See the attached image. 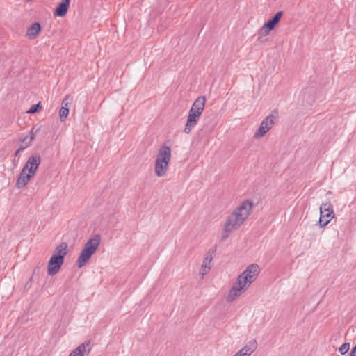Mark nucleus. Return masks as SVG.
Returning a JSON list of instances; mask_svg holds the SVG:
<instances>
[{"instance_id":"nucleus-1","label":"nucleus","mask_w":356,"mask_h":356,"mask_svg":"<svg viewBox=\"0 0 356 356\" xmlns=\"http://www.w3.org/2000/svg\"><path fill=\"white\" fill-rule=\"evenodd\" d=\"M253 207L250 200L243 201L239 207L228 216L225 224L224 232L222 240H225L230 232L237 229L249 216Z\"/></svg>"},{"instance_id":"nucleus-2","label":"nucleus","mask_w":356,"mask_h":356,"mask_svg":"<svg viewBox=\"0 0 356 356\" xmlns=\"http://www.w3.org/2000/svg\"><path fill=\"white\" fill-rule=\"evenodd\" d=\"M40 163L41 156L38 153H34L29 158L17 177L15 184L17 188L24 187L29 183L30 179L35 175Z\"/></svg>"},{"instance_id":"nucleus-3","label":"nucleus","mask_w":356,"mask_h":356,"mask_svg":"<svg viewBox=\"0 0 356 356\" xmlns=\"http://www.w3.org/2000/svg\"><path fill=\"white\" fill-rule=\"evenodd\" d=\"M101 241L100 235L95 234L92 238H90L84 245L78 259L76 265L78 268H81L86 266L91 257L95 253L97 248L99 245Z\"/></svg>"},{"instance_id":"nucleus-4","label":"nucleus","mask_w":356,"mask_h":356,"mask_svg":"<svg viewBox=\"0 0 356 356\" xmlns=\"http://www.w3.org/2000/svg\"><path fill=\"white\" fill-rule=\"evenodd\" d=\"M171 158V149L163 144L159 149L155 163V173L158 177H162L166 173L167 167Z\"/></svg>"},{"instance_id":"nucleus-5","label":"nucleus","mask_w":356,"mask_h":356,"mask_svg":"<svg viewBox=\"0 0 356 356\" xmlns=\"http://www.w3.org/2000/svg\"><path fill=\"white\" fill-rule=\"evenodd\" d=\"M283 16L282 11L277 12L271 19L264 23L263 26L259 30L258 40L260 42H264L267 40L266 36L270 31H273L280 22Z\"/></svg>"},{"instance_id":"nucleus-6","label":"nucleus","mask_w":356,"mask_h":356,"mask_svg":"<svg viewBox=\"0 0 356 356\" xmlns=\"http://www.w3.org/2000/svg\"><path fill=\"white\" fill-rule=\"evenodd\" d=\"M259 271V266L257 264H252L248 266L246 269L238 276L236 284H241L244 283L250 286L256 280Z\"/></svg>"},{"instance_id":"nucleus-7","label":"nucleus","mask_w":356,"mask_h":356,"mask_svg":"<svg viewBox=\"0 0 356 356\" xmlns=\"http://www.w3.org/2000/svg\"><path fill=\"white\" fill-rule=\"evenodd\" d=\"M334 213L333 206L330 202L323 203L320 207L319 225L325 227L334 218Z\"/></svg>"},{"instance_id":"nucleus-8","label":"nucleus","mask_w":356,"mask_h":356,"mask_svg":"<svg viewBox=\"0 0 356 356\" xmlns=\"http://www.w3.org/2000/svg\"><path fill=\"white\" fill-rule=\"evenodd\" d=\"M64 260L56 255H51L47 266V273L49 275H56L60 269Z\"/></svg>"},{"instance_id":"nucleus-9","label":"nucleus","mask_w":356,"mask_h":356,"mask_svg":"<svg viewBox=\"0 0 356 356\" xmlns=\"http://www.w3.org/2000/svg\"><path fill=\"white\" fill-rule=\"evenodd\" d=\"M237 285L238 286H233L229 289V293L226 298L228 302H233L237 297L240 296L243 293H244L249 287L247 284L244 283Z\"/></svg>"},{"instance_id":"nucleus-10","label":"nucleus","mask_w":356,"mask_h":356,"mask_svg":"<svg viewBox=\"0 0 356 356\" xmlns=\"http://www.w3.org/2000/svg\"><path fill=\"white\" fill-rule=\"evenodd\" d=\"M201 115L202 114L199 113V112L196 113L189 111L187 122L184 128V132L186 134H188L191 131L192 129L197 124Z\"/></svg>"},{"instance_id":"nucleus-11","label":"nucleus","mask_w":356,"mask_h":356,"mask_svg":"<svg viewBox=\"0 0 356 356\" xmlns=\"http://www.w3.org/2000/svg\"><path fill=\"white\" fill-rule=\"evenodd\" d=\"M257 341H250L244 347L238 351L234 356H250L257 349Z\"/></svg>"},{"instance_id":"nucleus-12","label":"nucleus","mask_w":356,"mask_h":356,"mask_svg":"<svg viewBox=\"0 0 356 356\" xmlns=\"http://www.w3.org/2000/svg\"><path fill=\"white\" fill-rule=\"evenodd\" d=\"M70 0H63L55 8L54 15L56 17H64L68 10Z\"/></svg>"},{"instance_id":"nucleus-13","label":"nucleus","mask_w":356,"mask_h":356,"mask_svg":"<svg viewBox=\"0 0 356 356\" xmlns=\"http://www.w3.org/2000/svg\"><path fill=\"white\" fill-rule=\"evenodd\" d=\"M87 347L88 348V354L90 352L92 348L90 341H86L82 344L79 345L70 354L69 356H84V353L86 352Z\"/></svg>"},{"instance_id":"nucleus-14","label":"nucleus","mask_w":356,"mask_h":356,"mask_svg":"<svg viewBox=\"0 0 356 356\" xmlns=\"http://www.w3.org/2000/svg\"><path fill=\"white\" fill-rule=\"evenodd\" d=\"M206 102V98L204 96L198 97L193 102L190 111L194 112H199V113H202Z\"/></svg>"},{"instance_id":"nucleus-15","label":"nucleus","mask_w":356,"mask_h":356,"mask_svg":"<svg viewBox=\"0 0 356 356\" xmlns=\"http://www.w3.org/2000/svg\"><path fill=\"white\" fill-rule=\"evenodd\" d=\"M277 118L278 112L276 110H274L270 115L262 120L261 124H262L265 127H268V131H269L275 124Z\"/></svg>"},{"instance_id":"nucleus-16","label":"nucleus","mask_w":356,"mask_h":356,"mask_svg":"<svg viewBox=\"0 0 356 356\" xmlns=\"http://www.w3.org/2000/svg\"><path fill=\"white\" fill-rule=\"evenodd\" d=\"M41 25L39 22H34L26 31V36L29 39H34L40 32Z\"/></svg>"},{"instance_id":"nucleus-17","label":"nucleus","mask_w":356,"mask_h":356,"mask_svg":"<svg viewBox=\"0 0 356 356\" xmlns=\"http://www.w3.org/2000/svg\"><path fill=\"white\" fill-rule=\"evenodd\" d=\"M67 243L65 242H62L56 247L52 255H56V257H58L64 260V258L67 252Z\"/></svg>"},{"instance_id":"nucleus-18","label":"nucleus","mask_w":356,"mask_h":356,"mask_svg":"<svg viewBox=\"0 0 356 356\" xmlns=\"http://www.w3.org/2000/svg\"><path fill=\"white\" fill-rule=\"evenodd\" d=\"M268 127H265L262 124H260L258 130L254 134V138H259L263 137L268 132Z\"/></svg>"},{"instance_id":"nucleus-19","label":"nucleus","mask_w":356,"mask_h":356,"mask_svg":"<svg viewBox=\"0 0 356 356\" xmlns=\"http://www.w3.org/2000/svg\"><path fill=\"white\" fill-rule=\"evenodd\" d=\"M69 114L68 107L62 106L59 111V117L61 122H64Z\"/></svg>"},{"instance_id":"nucleus-20","label":"nucleus","mask_w":356,"mask_h":356,"mask_svg":"<svg viewBox=\"0 0 356 356\" xmlns=\"http://www.w3.org/2000/svg\"><path fill=\"white\" fill-rule=\"evenodd\" d=\"M42 108V104L40 102L38 103L33 104L31 106L29 110L27 111V113L34 114L40 111Z\"/></svg>"},{"instance_id":"nucleus-21","label":"nucleus","mask_w":356,"mask_h":356,"mask_svg":"<svg viewBox=\"0 0 356 356\" xmlns=\"http://www.w3.org/2000/svg\"><path fill=\"white\" fill-rule=\"evenodd\" d=\"M40 131V128L38 127L35 128V127H33L29 131L30 136L29 137V143L31 145V142L35 140V136H37L38 133H39Z\"/></svg>"},{"instance_id":"nucleus-22","label":"nucleus","mask_w":356,"mask_h":356,"mask_svg":"<svg viewBox=\"0 0 356 356\" xmlns=\"http://www.w3.org/2000/svg\"><path fill=\"white\" fill-rule=\"evenodd\" d=\"M349 348V343H344L339 347V350L341 353V354L344 355L348 351Z\"/></svg>"},{"instance_id":"nucleus-23","label":"nucleus","mask_w":356,"mask_h":356,"mask_svg":"<svg viewBox=\"0 0 356 356\" xmlns=\"http://www.w3.org/2000/svg\"><path fill=\"white\" fill-rule=\"evenodd\" d=\"M216 250H217V246L215 245L213 248H212L211 249H210L208 251V252L207 253V255L204 258L211 259V261L212 259H213V255L215 254V253L216 252Z\"/></svg>"},{"instance_id":"nucleus-24","label":"nucleus","mask_w":356,"mask_h":356,"mask_svg":"<svg viewBox=\"0 0 356 356\" xmlns=\"http://www.w3.org/2000/svg\"><path fill=\"white\" fill-rule=\"evenodd\" d=\"M211 259L204 258L202 266L204 267H211Z\"/></svg>"},{"instance_id":"nucleus-25","label":"nucleus","mask_w":356,"mask_h":356,"mask_svg":"<svg viewBox=\"0 0 356 356\" xmlns=\"http://www.w3.org/2000/svg\"><path fill=\"white\" fill-rule=\"evenodd\" d=\"M210 268H211V267H204L203 266H202L201 270H200L201 274L204 276L209 272Z\"/></svg>"},{"instance_id":"nucleus-26","label":"nucleus","mask_w":356,"mask_h":356,"mask_svg":"<svg viewBox=\"0 0 356 356\" xmlns=\"http://www.w3.org/2000/svg\"><path fill=\"white\" fill-rule=\"evenodd\" d=\"M70 102H68V97H66L63 101H62V106L67 107Z\"/></svg>"},{"instance_id":"nucleus-27","label":"nucleus","mask_w":356,"mask_h":356,"mask_svg":"<svg viewBox=\"0 0 356 356\" xmlns=\"http://www.w3.org/2000/svg\"><path fill=\"white\" fill-rule=\"evenodd\" d=\"M348 356H356V345L351 349Z\"/></svg>"},{"instance_id":"nucleus-28","label":"nucleus","mask_w":356,"mask_h":356,"mask_svg":"<svg viewBox=\"0 0 356 356\" xmlns=\"http://www.w3.org/2000/svg\"><path fill=\"white\" fill-rule=\"evenodd\" d=\"M30 145H31L29 143H27L25 146L20 145V147L17 149V150H18V152H22V151L24 150L26 147L30 146Z\"/></svg>"},{"instance_id":"nucleus-29","label":"nucleus","mask_w":356,"mask_h":356,"mask_svg":"<svg viewBox=\"0 0 356 356\" xmlns=\"http://www.w3.org/2000/svg\"><path fill=\"white\" fill-rule=\"evenodd\" d=\"M28 140H29V137L28 136H26L24 138H20L19 141L22 143H27Z\"/></svg>"},{"instance_id":"nucleus-30","label":"nucleus","mask_w":356,"mask_h":356,"mask_svg":"<svg viewBox=\"0 0 356 356\" xmlns=\"http://www.w3.org/2000/svg\"><path fill=\"white\" fill-rule=\"evenodd\" d=\"M31 286V283L29 284V282H27L24 286L26 289H29Z\"/></svg>"},{"instance_id":"nucleus-31","label":"nucleus","mask_w":356,"mask_h":356,"mask_svg":"<svg viewBox=\"0 0 356 356\" xmlns=\"http://www.w3.org/2000/svg\"><path fill=\"white\" fill-rule=\"evenodd\" d=\"M19 152H18V150L17 149V150L15 151V152L14 156H15V157H16V156H17L19 155Z\"/></svg>"},{"instance_id":"nucleus-32","label":"nucleus","mask_w":356,"mask_h":356,"mask_svg":"<svg viewBox=\"0 0 356 356\" xmlns=\"http://www.w3.org/2000/svg\"><path fill=\"white\" fill-rule=\"evenodd\" d=\"M32 280H33V277H31L29 278V280H28V282H29V284H30V283L31 284Z\"/></svg>"}]
</instances>
